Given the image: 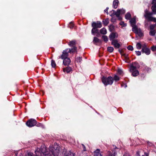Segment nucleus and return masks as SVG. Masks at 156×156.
I'll return each instance as SVG.
<instances>
[{"instance_id": "58836bf2", "label": "nucleus", "mask_w": 156, "mask_h": 156, "mask_svg": "<svg viewBox=\"0 0 156 156\" xmlns=\"http://www.w3.org/2000/svg\"><path fill=\"white\" fill-rule=\"evenodd\" d=\"M155 26V24L151 25L150 26V28L151 30H153L154 29Z\"/></svg>"}, {"instance_id": "a18cd8bd", "label": "nucleus", "mask_w": 156, "mask_h": 156, "mask_svg": "<svg viewBox=\"0 0 156 156\" xmlns=\"http://www.w3.org/2000/svg\"><path fill=\"white\" fill-rule=\"evenodd\" d=\"M120 24L121 25H123V27H125L126 26V24L125 23L123 22H121L120 23Z\"/></svg>"}, {"instance_id": "72a5a7b5", "label": "nucleus", "mask_w": 156, "mask_h": 156, "mask_svg": "<svg viewBox=\"0 0 156 156\" xmlns=\"http://www.w3.org/2000/svg\"><path fill=\"white\" fill-rule=\"evenodd\" d=\"M70 153H69L68 154H65L64 156H74V154L73 153H72L70 152H69Z\"/></svg>"}, {"instance_id": "ddd939ff", "label": "nucleus", "mask_w": 156, "mask_h": 156, "mask_svg": "<svg viewBox=\"0 0 156 156\" xmlns=\"http://www.w3.org/2000/svg\"><path fill=\"white\" fill-rule=\"evenodd\" d=\"M153 5L152 6L151 9L153 12L154 13H156V0H153L152 2Z\"/></svg>"}, {"instance_id": "4468645a", "label": "nucleus", "mask_w": 156, "mask_h": 156, "mask_svg": "<svg viewBox=\"0 0 156 156\" xmlns=\"http://www.w3.org/2000/svg\"><path fill=\"white\" fill-rule=\"evenodd\" d=\"M130 22L132 28H133L137 26L135 25L136 24V19L135 18H133L130 20Z\"/></svg>"}, {"instance_id": "c756f323", "label": "nucleus", "mask_w": 156, "mask_h": 156, "mask_svg": "<svg viewBox=\"0 0 156 156\" xmlns=\"http://www.w3.org/2000/svg\"><path fill=\"white\" fill-rule=\"evenodd\" d=\"M155 32L154 30H151L149 32V34L150 35L154 36L155 35Z\"/></svg>"}, {"instance_id": "8fccbe9b", "label": "nucleus", "mask_w": 156, "mask_h": 156, "mask_svg": "<svg viewBox=\"0 0 156 156\" xmlns=\"http://www.w3.org/2000/svg\"><path fill=\"white\" fill-rule=\"evenodd\" d=\"M113 26L112 25H111L109 27V30L110 31H111L112 29H113Z\"/></svg>"}, {"instance_id": "9b49d317", "label": "nucleus", "mask_w": 156, "mask_h": 156, "mask_svg": "<svg viewBox=\"0 0 156 156\" xmlns=\"http://www.w3.org/2000/svg\"><path fill=\"white\" fill-rule=\"evenodd\" d=\"M130 71L132 73V75L133 76L135 77L139 74V72L137 69H130Z\"/></svg>"}, {"instance_id": "4be33fe9", "label": "nucleus", "mask_w": 156, "mask_h": 156, "mask_svg": "<svg viewBox=\"0 0 156 156\" xmlns=\"http://www.w3.org/2000/svg\"><path fill=\"white\" fill-rule=\"evenodd\" d=\"M115 14L119 20H121L122 18L120 16V15L121 14L120 9H118L117 10L116 12H115Z\"/></svg>"}, {"instance_id": "e433bc0d", "label": "nucleus", "mask_w": 156, "mask_h": 156, "mask_svg": "<svg viewBox=\"0 0 156 156\" xmlns=\"http://www.w3.org/2000/svg\"><path fill=\"white\" fill-rule=\"evenodd\" d=\"M121 55L122 56H123L126 59H128V55L124 54V53L122 54L121 53Z\"/></svg>"}, {"instance_id": "ea45409f", "label": "nucleus", "mask_w": 156, "mask_h": 156, "mask_svg": "<svg viewBox=\"0 0 156 156\" xmlns=\"http://www.w3.org/2000/svg\"><path fill=\"white\" fill-rule=\"evenodd\" d=\"M117 72L118 74L119 75H122L123 73V72L122 70L120 69H118Z\"/></svg>"}, {"instance_id": "79ce46f5", "label": "nucleus", "mask_w": 156, "mask_h": 156, "mask_svg": "<svg viewBox=\"0 0 156 156\" xmlns=\"http://www.w3.org/2000/svg\"><path fill=\"white\" fill-rule=\"evenodd\" d=\"M120 12L121 13V14H123L125 12V10H124L123 9H120Z\"/></svg>"}, {"instance_id": "603ef678", "label": "nucleus", "mask_w": 156, "mask_h": 156, "mask_svg": "<svg viewBox=\"0 0 156 156\" xmlns=\"http://www.w3.org/2000/svg\"><path fill=\"white\" fill-rule=\"evenodd\" d=\"M37 126H42L43 127V126L42 124H41V123H39L38 124H37Z\"/></svg>"}, {"instance_id": "39448f33", "label": "nucleus", "mask_w": 156, "mask_h": 156, "mask_svg": "<svg viewBox=\"0 0 156 156\" xmlns=\"http://www.w3.org/2000/svg\"><path fill=\"white\" fill-rule=\"evenodd\" d=\"M36 121L33 119H31L28 120L26 123L27 125L29 127H32L37 124Z\"/></svg>"}, {"instance_id": "f3484780", "label": "nucleus", "mask_w": 156, "mask_h": 156, "mask_svg": "<svg viewBox=\"0 0 156 156\" xmlns=\"http://www.w3.org/2000/svg\"><path fill=\"white\" fill-rule=\"evenodd\" d=\"M76 44V41L75 40H73L70 41L68 43V45L70 47H75V45Z\"/></svg>"}, {"instance_id": "9d476101", "label": "nucleus", "mask_w": 156, "mask_h": 156, "mask_svg": "<svg viewBox=\"0 0 156 156\" xmlns=\"http://www.w3.org/2000/svg\"><path fill=\"white\" fill-rule=\"evenodd\" d=\"M118 36V34L116 33H112L109 36L110 40L113 41L115 38H117Z\"/></svg>"}, {"instance_id": "f8f14e48", "label": "nucleus", "mask_w": 156, "mask_h": 156, "mask_svg": "<svg viewBox=\"0 0 156 156\" xmlns=\"http://www.w3.org/2000/svg\"><path fill=\"white\" fill-rule=\"evenodd\" d=\"M112 44L114 47L116 48H119L120 46V44L118 43V41L117 40H113L112 42Z\"/></svg>"}, {"instance_id": "6e6d98bb", "label": "nucleus", "mask_w": 156, "mask_h": 156, "mask_svg": "<svg viewBox=\"0 0 156 156\" xmlns=\"http://www.w3.org/2000/svg\"><path fill=\"white\" fill-rule=\"evenodd\" d=\"M155 55H156V53H155Z\"/></svg>"}, {"instance_id": "37998d69", "label": "nucleus", "mask_w": 156, "mask_h": 156, "mask_svg": "<svg viewBox=\"0 0 156 156\" xmlns=\"http://www.w3.org/2000/svg\"><path fill=\"white\" fill-rule=\"evenodd\" d=\"M151 50L153 51H155L156 50V46H153L151 48Z\"/></svg>"}, {"instance_id": "3c124183", "label": "nucleus", "mask_w": 156, "mask_h": 156, "mask_svg": "<svg viewBox=\"0 0 156 156\" xmlns=\"http://www.w3.org/2000/svg\"><path fill=\"white\" fill-rule=\"evenodd\" d=\"M123 156H130L128 153H125L123 155Z\"/></svg>"}, {"instance_id": "cd10ccee", "label": "nucleus", "mask_w": 156, "mask_h": 156, "mask_svg": "<svg viewBox=\"0 0 156 156\" xmlns=\"http://www.w3.org/2000/svg\"><path fill=\"white\" fill-rule=\"evenodd\" d=\"M136 47L138 49H140L141 48V45L140 43H138L136 44Z\"/></svg>"}, {"instance_id": "412c9836", "label": "nucleus", "mask_w": 156, "mask_h": 156, "mask_svg": "<svg viewBox=\"0 0 156 156\" xmlns=\"http://www.w3.org/2000/svg\"><path fill=\"white\" fill-rule=\"evenodd\" d=\"M115 14L119 20H121L122 18L120 16V15L121 14L120 9H118L117 10L116 12H115Z\"/></svg>"}, {"instance_id": "c9c22d12", "label": "nucleus", "mask_w": 156, "mask_h": 156, "mask_svg": "<svg viewBox=\"0 0 156 156\" xmlns=\"http://www.w3.org/2000/svg\"><path fill=\"white\" fill-rule=\"evenodd\" d=\"M127 48L129 50H130V51H133V46L131 45H129L127 47Z\"/></svg>"}, {"instance_id": "7c9ffc66", "label": "nucleus", "mask_w": 156, "mask_h": 156, "mask_svg": "<svg viewBox=\"0 0 156 156\" xmlns=\"http://www.w3.org/2000/svg\"><path fill=\"white\" fill-rule=\"evenodd\" d=\"M114 48L112 47H109L108 48V51L110 52H112Z\"/></svg>"}, {"instance_id": "2eb2a0df", "label": "nucleus", "mask_w": 156, "mask_h": 156, "mask_svg": "<svg viewBox=\"0 0 156 156\" xmlns=\"http://www.w3.org/2000/svg\"><path fill=\"white\" fill-rule=\"evenodd\" d=\"M70 62V59L69 58H67L64 59L63 61V64L65 66H67L69 64Z\"/></svg>"}, {"instance_id": "7ed1b4c3", "label": "nucleus", "mask_w": 156, "mask_h": 156, "mask_svg": "<svg viewBox=\"0 0 156 156\" xmlns=\"http://www.w3.org/2000/svg\"><path fill=\"white\" fill-rule=\"evenodd\" d=\"M114 80L112 77L109 76L107 78L103 77L102 78V81L104 84L105 85H112L113 83Z\"/></svg>"}, {"instance_id": "4c0bfd02", "label": "nucleus", "mask_w": 156, "mask_h": 156, "mask_svg": "<svg viewBox=\"0 0 156 156\" xmlns=\"http://www.w3.org/2000/svg\"><path fill=\"white\" fill-rule=\"evenodd\" d=\"M16 156H23L22 155L21 153L20 152V151L19 152H16L15 153Z\"/></svg>"}, {"instance_id": "09e8293b", "label": "nucleus", "mask_w": 156, "mask_h": 156, "mask_svg": "<svg viewBox=\"0 0 156 156\" xmlns=\"http://www.w3.org/2000/svg\"><path fill=\"white\" fill-rule=\"evenodd\" d=\"M108 8L107 7L106 9H105L104 11V12L107 13L108 14Z\"/></svg>"}, {"instance_id": "c85d7f7f", "label": "nucleus", "mask_w": 156, "mask_h": 156, "mask_svg": "<svg viewBox=\"0 0 156 156\" xmlns=\"http://www.w3.org/2000/svg\"><path fill=\"white\" fill-rule=\"evenodd\" d=\"M93 42L94 43H98L100 42V40L98 38L94 37L93 40Z\"/></svg>"}, {"instance_id": "1a4fd4ad", "label": "nucleus", "mask_w": 156, "mask_h": 156, "mask_svg": "<svg viewBox=\"0 0 156 156\" xmlns=\"http://www.w3.org/2000/svg\"><path fill=\"white\" fill-rule=\"evenodd\" d=\"M140 66L139 64L137 62H135L133 63L130 66V69H137L139 68Z\"/></svg>"}, {"instance_id": "5fc2aeb1", "label": "nucleus", "mask_w": 156, "mask_h": 156, "mask_svg": "<svg viewBox=\"0 0 156 156\" xmlns=\"http://www.w3.org/2000/svg\"><path fill=\"white\" fill-rule=\"evenodd\" d=\"M155 26H156V23L155 24Z\"/></svg>"}, {"instance_id": "5701e85b", "label": "nucleus", "mask_w": 156, "mask_h": 156, "mask_svg": "<svg viewBox=\"0 0 156 156\" xmlns=\"http://www.w3.org/2000/svg\"><path fill=\"white\" fill-rule=\"evenodd\" d=\"M103 23L105 26H107L109 23V20L108 18L104 19L102 21Z\"/></svg>"}, {"instance_id": "f704fd0d", "label": "nucleus", "mask_w": 156, "mask_h": 156, "mask_svg": "<svg viewBox=\"0 0 156 156\" xmlns=\"http://www.w3.org/2000/svg\"><path fill=\"white\" fill-rule=\"evenodd\" d=\"M102 38L103 39L104 41L105 42L107 41L108 40V37L106 36H102Z\"/></svg>"}, {"instance_id": "dca6fc26", "label": "nucleus", "mask_w": 156, "mask_h": 156, "mask_svg": "<svg viewBox=\"0 0 156 156\" xmlns=\"http://www.w3.org/2000/svg\"><path fill=\"white\" fill-rule=\"evenodd\" d=\"M68 52L70 53L77 52V48L76 47H74L72 49L68 48Z\"/></svg>"}, {"instance_id": "423d86ee", "label": "nucleus", "mask_w": 156, "mask_h": 156, "mask_svg": "<svg viewBox=\"0 0 156 156\" xmlns=\"http://www.w3.org/2000/svg\"><path fill=\"white\" fill-rule=\"evenodd\" d=\"M68 49L67 48L65 50H64L63 51L61 56H59L58 58L59 59L61 58L62 59H64L68 58L67 57L68 56V53H69L68 52Z\"/></svg>"}, {"instance_id": "0eeeda50", "label": "nucleus", "mask_w": 156, "mask_h": 156, "mask_svg": "<svg viewBox=\"0 0 156 156\" xmlns=\"http://www.w3.org/2000/svg\"><path fill=\"white\" fill-rule=\"evenodd\" d=\"M142 51L143 53H145L147 55H149L150 53V49L147 47L146 45L145 44L143 46Z\"/></svg>"}, {"instance_id": "bb28decb", "label": "nucleus", "mask_w": 156, "mask_h": 156, "mask_svg": "<svg viewBox=\"0 0 156 156\" xmlns=\"http://www.w3.org/2000/svg\"><path fill=\"white\" fill-rule=\"evenodd\" d=\"M131 17V15L129 13H127L125 15V18L126 19H129Z\"/></svg>"}, {"instance_id": "a19ab883", "label": "nucleus", "mask_w": 156, "mask_h": 156, "mask_svg": "<svg viewBox=\"0 0 156 156\" xmlns=\"http://www.w3.org/2000/svg\"><path fill=\"white\" fill-rule=\"evenodd\" d=\"M69 26L71 29L74 26V24L72 22H71L69 23Z\"/></svg>"}, {"instance_id": "864d4df0", "label": "nucleus", "mask_w": 156, "mask_h": 156, "mask_svg": "<svg viewBox=\"0 0 156 156\" xmlns=\"http://www.w3.org/2000/svg\"><path fill=\"white\" fill-rule=\"evenodd\" d=\"M142 156H148V155L147 153L145 152L144 153V155H142Z\"/></svg>"}, {"instance_id": "f257e3e1", "label": "nucleus", "mask_w": 156, "mask_h": 156, "mask_svg": "<svg viewBox=\"0 0 156 156\" xmlns=\"http://www.w3.org/2000/svg\"><path fill=\"white\" fill-rule=\"evenodd\" d=\"M49 150L50 152L48 153L47 151L46 147H44L41 148L40 152L41 155L40 156H52L51 153L54 156H60L61 153L59 150V147L56 144H55L54 146H50L49 148Z\"/></svg>"}, {"instance_id": "6ab92c4d", "label": "nucleus", "mask_w": 156, "mask_h": 156, "mask_svg": "<svg viewBox=\"0 0 156 156\" xmlns=\"http://www.w3.org/2000/svg\"><path fill=\"white\" fill-rule=\"evenodd\" d=\"M119 3V1L118 0H115L114 1L113 3V8L115 9L118 7V5Z\"/></svg>"}, {"instance_id": "473e14b6", "label": "nucleus", "mask_w": 156, "mask_h": 156, "mask_svg": "<svg viewBox=\"0 0 156 156\" xmlns=\"http://www.w3.org/2000/svg\"><path fill=\"white\" fill-rule=\"evenodd\" d=\"M51 65L53 67H55L56 66V63L55 61L53 60H52L51 61Z\"/></svg>"}, {"instance_id": "2f4dec72", "label": "nucleus", "mask_w": 156, "mask_h": 156, "mask_svg": "<svg viewBox=\"0 0 156 156\" xmlns=\"http://www.w3.org/2000/svg\"><path fill=\"white\" fill-rule=\"evenodd\" d=\"M76 61L77 62H80L82 61V58L80 57H77L76 58Z\"/></svg>"}, {"instance_id": "b1692460", "label": "nucleus", "mask_w": 156, "mask_h": 156, "mask_svg": "<svg viewBox=\"0 0 156 156\" xmlns=\"http://www.w3.org/2000/svg\"><path fill=\"white\" fill-rule=\"evenodd\" d=\"M93 28L91 30V33L92 34H94V33H97L98 32V30L97 29V28L93 27Z\"/></svg>"}, {"instance_id": "a878e982", "label": "nucleus", "mask_w": 156, "mask_h": 156, "mask_svg": "<svg viewBox=\"0 0 156 156\" xmlns=\"http://www.w3.org/2000/svg\"><path fill=\"white\" fill-rule=\"evenodd\" d=\"M113 79L115 81V82L118 81H119L120 80L119 77L116 75H115Z\"/></svg>"}, {"instance_id": "49530a36", "label": "nucleus", "mask_w": 156, "mask_h": 156, "mask_svg": "<svg viewBox=\"0 0 156 156\" xmlns=\"http://www.w3.org/2000/svg\"><path fill=\"white\" fill-rule=\"evenodd\" d=\"M117 155L116 153L114 152V153L112 154H110L108 155V156H116Z\"/></svg>"}, {"instance_id": "aec40b11", "label": "nucleus", "mask_w": 156, "mask_h": 156, "mask_svg": "<svg viewBox=\"0 0 156 156\" xmlns=\"http://www.w3.org/2000/svg\"><path fill=\"white\" fill-rule=\"evenodd\" d=\"M64 72H66L67 73H69L72 71V68L71 67L68 66L66 68L63 69Z\"/></svg>"}, {"instance_id": "20e7f679", "label": "nucleus", "mask_w": 156, "mask_h": 156, "mask_svg": "<svg viewBox=\"0 0 156 156\" xmlns=\"http://www.w3.org/2000/svg\"><path fill=\"white\" fill-rule=\"evenodd\" d=\"M132 30L140 37H141L144 35L143 33L142 30L140 28H138L137 27L132 28Z\"/></svg>"}, {"instance_id": "6e6552de", "label": "nucleus", "mask_w": 156, "mask_h": 156, "mask_svg": "<svg viewBox=\"0 0 156 156\" xmlns=\"http://www.w3.org/2000/svg\"><path fill=\"white\" fill-rule=\"evenodd\" d=\"M102 24L101 22L97 21L96 22H94L92 24V27L96 28H100L102 27Z\"/></svg>"}, {"instance_id": "c03bdc74", "label": "nucleus", "mask_w": 156, "mask_h": 156, "mask_svg": "<svg viewBox=\"0 0 156 156\" xmlns=\"http://www.w3.org/2000/svg\"><path fill=\"white\" fill-rule=\"evenodd\" d=\"M136 55H137L138 56L140 55L141 54V52L139 51H136Z\"/></svg>"}, {"instance_id": "393cba45", "label": "nucleus", "mask_w": 156, "mask_h": 156, "mask_svg": "<svg viewBox=\"0 0 156 156\" xmlns=\"http://www.w3.org/2000/svg\"><path fill=\"white\" fill-rule=\"evenodd\" d=\"M100 33L103 34H105L107 33L106 30L104 28L101 29L100 30Z\"/></svg>"}, {"instance_id": "a211bd4d", "label": "nucleus", "mask_w": 156, "mask_h": 156, "mask_svg": "<svg viewBox=\"0 0 156 156\" xmlns=\"http://www.w3.org/2000/svg\"><path fill=\"white\" fill-rule=\"evenodd\" d=\"M94 155L95 156H102L99 149H97L94 151Z\"/></svg>"}, {"instance_id": "de8ad7c7", "label": "nucleus", "mask_w": 156, "mask_h": 156, "mask_svg": "<svg viewBox=\"0 0 156 156\" xmlns=\"http://www.w3.org/2000/svg\"><path fill=\"white\" fill-rule=\"evenodd\" d=\"M82 145L83 146V151H86V147H85V146H84V145L83 144H82Z\"/></svg>"}, {"instance_id": "f03ea898", "label": "nucleus", "mask_w": 156, "mask_h": 156, "mask_svg": "<svg viewBox=\"0 0 156 156\" xmlns=\"http://www.w3.org/2000/svg\"><path fill=\"white\" fill-rule=\"evenodd\" d=\"M144 13V16L148 20L145 21V27L146 28H147L150 24L149 21H152L155 22H156V18L151 16L152 13L149 12L147 9L145 10Z\"/></svg>"}]
</instances>
